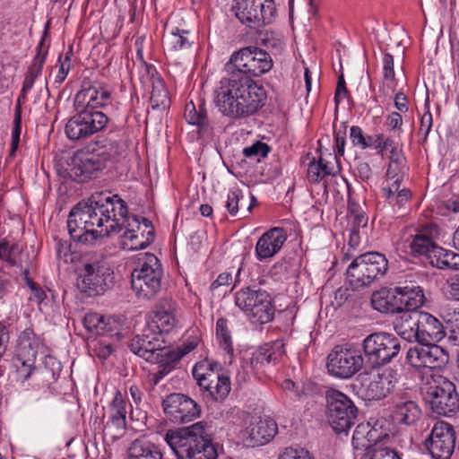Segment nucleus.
Masks as SVG:
<instances>
[{
	"label": "nucleus",
	"mask_w": 459,
	"mask_h": 459,
	"mask_svg": "<svg viewBox=\"0 0 459 459\" xmlns=\"http://www.w3.org/2000/svg\"><path fill=\"white\" fill-rule=\"evenodd\" d=\"M232 282V275L230 273H222L212 283L211 290H215L221 287H229Z\"/></svg>",
	"instance_id": "69168bd1"
},
{
	"label": "nucleus",
	"mask_w": 459,
	"mask_h": 459,
	"mask_svg": "<svg viewBox=\"0 0 459 459\" xmlns=\"http://www.w3.org/2000/svg\"><path fill=\"white\" fill-rule=\"evenodd\" d=\"M184 116L189 124L199 126L200 132L205 133L208 130L210 123L204 102H200L197 106L192 100L187 102Z\"/></svg>",
	"instance_id": "c9c22d12"
},
{
	"label": "nucleus",
	"mask_w": 459,
	"mask_h": 459,
	"mask_svg": "<svg viewBox=\"0 0 459 459\" xmlns=\"http://www.w3.org/2000/svg\"><path fill=\"white\" fill-rule=\"evenodd\" d=\"M88 206L90 226L91 230H96L97 238L119 233L123 230L128 210L126 203L118 195L92 197Z\"/></svg>",
	"instance_id": "423d86ee"
},
{
	"label": "nucleus",
	"mask_w": 459,
	"mask_h": 459,
	"mask_svg": "<svg viewBox=\"0 0 459 459\" xmlns=\"http://www.w3.org/2000/svg\"><path fill=\"white\" fill-rule=\"evenodd\" d=\"M379 435L368 422L359 423L353 433L352 445L356 450H366L367 455L372 453L373 448L379 447Z\"/></svg>",
	"instance_id": "c85d7f7f"
},
{
	"label": "nucleus",
	"mask_w": 459,
	"mask_h": 459,
	"mask_svg": "<svg viewBox=\"0 0 459 459\" xmlns=\"http://www.w3.org/2000/svg\"><path fill=\"white\" fill-rule=\"evenodd\" d=\"M265 345L272 353L273 360L280 359L285 353V343L282 339H277L272 342L265 343Z\"/></svg>",
	"instance_id": "bf43d9fd"
},
{
	"label": "nucleus",
	"mask_w": 459,
	"mask_h": 459,
	"mask_svg": "<svg viewBox=\"0 0 459 459\" xmlns=\"http://www.w3.org/2000/svg\"><path fill=\"white\" fill-rule=\"evenodd\" d=\"M215 92L216 107L224 116L233 119L255 114L266 100L264 88L243 74L221 79Z\"/></svg>",
	"instance_id": "f03ea898"
},
{
	"label": "nucleus",
	"mask_w": 459,
	"mask_h": 459,
	"mask_svg": "<svg viewBox=\"0 0 459 459\" xmlns=\"http://www.w3.org/2000/svg\"><path fill=\"white\" fill-rule=\"evenodd\" d=\"M128 348L133 353L146 361L158 364L157 371L151 374L154 385L159 384L176 368L182 357L194 349L192 346L185 351L168 350L162 337L149 327L143 329L142 334L134 337L130 341Z\"/></svg>",
	"instance_id": "7ed1b4c3"
},
{
	"label": "nucleus",
	"mask_w": 459,
	"mask_h": 459,
	"mask_svg": "<svg viewBox=\"0 0 459 459\" xmlns=\"http://www.w3.org/2000/svg\"><path fill=\"white\" fill-rule=\"evenodd\" d=\"M21 123H22L21 107H20V105H17L16 108H15L13 128V132H12L11 155H13L14 153V152L16 151L18 144H19L20 134H21Z\"/></svg>",
	"instance_id": "864d4df0"
},
{
	"label": "nucleus",
	"mask_w": 459,
	"mask_h": 459,
	"mask_svg": "<svg viewBox=\"0 0 459 459\" xmlns=\"http://www.w3.org/2000/svg\"><path fill=\"white\" fill-rule=\"evenodd\" d=\"M383 195L390 204L403 207L411 198V194L406 187L401 188V184L390 183L382 188Z\"/></svg>",
	"instance_id": "a19ab883"
},
{
	"label": "nucleus",
	"mask_w": 459,
	"mask_h": 459,
	"mask_svg": "<svg viewBox=\"0 0 459 459\" xmlns=\"http://www.w3.org/2000/svg\"><path fill=\"white\" fill-rule=\"evenodd\" d=\"M71 68V64L68 63H58V71L54 75V83L59 86L66 78Z\"/></svg>",
	"instance_id": "0e129e2a"
},
{
	"label": "nucleus",
	"mask_w": 459,
	"mask_h": 459,
	"mask_svg": "<svg viewBox=\"0 0 459 459\" xmlns=\"http://www.w3.org/2000/svg\"><path fill=\"white\" fill-rule=\"evenodd\" d=\"M272 360H273V355L269 351L268 347L264 344L253 353L250 364L254 369H259L265 364H269Z\"/></svg>",
	"instance_id": "3c124183"
},
{
	"label": "nucleus",
	"mask_w": 459,
	"mask_h": 459,
	"mask_svg": "<svg viewBox=\"0 0 459 459\" xmlns=\"http://www.w3.org/2000/svg\"><path fill=\"white\" fill-rule=\"evenodd\" d=\"M150 101L153 109H165L169 105L168 90L160 78L152 82Z\"/></svg>",
	"instance_id": "c03bdc74"
},
{
	"label": "nucleus",
	"mask_w": 459,
	"mask_h": 459,
	"mask_svg": "<svg viewBox=\"0 0 459 459\" xmlns=\"http://www.w3.org/2000/svg\"><path fill=\"white\" fill-rule=\"evenodd\" d=\"M409 247L413 257H429L430 253V230L427 224L422 230H417L411 237Z\"/></svg>",
	"instance_id": "e433bc0d"
},
{
	"label": "nucleus",
	"mask_w": 459,
	"mask_h": 459,
	"mask_svg": "<svg viewBox=\"0 0 459 459\" xmlns=\"http://www.w3.org/2000/svg\"><path fill=\"white\" fill-rule=\"evenodd\" d=\"M270 151L269 146L262 142H256L249 147H246L243 150V154L247 158H257L259 160V157H266Z\"/></svg>",
	"instance_id": "603ef678"
},
{
	"label": "nucleus",
	"mask_w": 459,
	"mask_h": 459,
	"mask_svg": "<svg viewBox=\"0 0 459 459\" xmlns=\"http://www.w3.org/2000/svg\"><path fill=\"white\" fill-rule=\"evenodd\" d=\"M425 301L423 290L415 284L400 282L389 290H382L372 296L373 307L385 314L403 310H416Z\"/></svg>",
	"instance_id": "0eeeda50"
},
{
	"label": "nucleus",
	"mask_w": 459,
	"mask_h": 459,
	"mask_svg": "<svg viewBox=\"0 0 459 459\" xmlns=\"http://www.w3.org/2000/svg\"><path fill=\"white\" fill-rule=\"evenodd\" d=\"M403 87L395 93L394 96V105L398 110L401 112H405L408 110L407 107V98L404 93L402 91Z\"/></svg>",
	"instance_id": "774afa93"
},
{
	"label": "nucleus",
	"mask_w": 459,
	"mask_h": 459,
	"mask_svg": "<svg viewBox=\"0 0 459 459\" xmlns=\"http://www.w3.org/2000/svg\"><path fill=\"white\" fill-rule=\"evenodd\" d=\"M287 240L282 228H273L264 232L255 245V255L259 261L273 257Z\"/></svg>",
	"instance_id": "b1692460"
},
{
	"label": "nucleus",
	"mask_w": 459,
	"mask_h": 459,
	"mask_svg": "<svg viewBox=\"0 0 459 459\" xmlns=\"http://www.w3.org/2000/svg\"><path fill=\"white\" fill-rule=\"evenodd\" d=\"M164 413L174 423H188L201 414V407L189 396L173 393L162 401Z\"/></svg>",
	"instance_id": "aec40b11"
},
{
	"label": "nucleus",
	"mask_w": 459,
	"mask_h": 459,
	"mask_svg": "<svg viewBox=\"0 0 459 459\" xmlns=\"http://www.w3.org/2000/svg\"><path fill=\"white\" fill-rule=\"evenodd\" d=\"M128 459H162L161 450L154 443L145 439L134 440L128 448Z\"/></svg>",
	"instance_id": "473e14b6"
},
{
	"label": "nucleus",
	"mask_w": 459,
	"mask_h": 459,
	"mask_svg": "<svg viewBox=\"0 0 459 459\" xmlns=\"http://www.w3.org/2000/svg\"><path fill=\"white\" fill-rule=\"evenodd\" d=\"M394 386L391 371L385 370L374 377L366 389L365 395L368 400H380L385 398Z\"/></svg>",
	"instance_id": "7c9ffc66"
},
{
	"label": "nucleus",
	"mask_w": 459,
	"mask_h": 459,
	"mask_svg": "<svg viewBox=\"0 0 459 459\" xmlns=\"http://www.w3.org/2000/svg\"><path fill=\"white\" fill-rule=\"evenodd\" d=\"M279 459H312L309 452L304 448L288 447Z\"/></svg>",
	"instance_id": "4d7b16f0"
},
{
	"label": "nucleus",
	"mask_w": 459,
	"mask_h": 459,
	"mask_svg": "<svg viewBox=\"0 0 459 459\" xmlns=\"http://www.w3.org/2000/svg\"><path fill=\"white\" fill-rule=\"evenodd\" d=\"M277 432V424L272 419H254L245 430L246 441L250 446L268 443Z\"/></svg>",
	"instance_id": "393cba45"
},
{
	"label": "nucleus",
	"mask_w": 459,
	"mask_h": 459,
	"mask_svg": "<svg viewBox=\"0 0 459 459\" xmlns=\"http://www.w3.org/2000/svg\"><path fill=\"white\" fill-rule=\"evenodd\" d=\"M88 209V202H80L74 206L68 215L67 229L74 240L92 245L98 239V233L90 226L91 213Z\"/></svg>",
	"instance_id": "412c9836"
},
{
	"label": "nucleus",
	"mask_w": 459,
	"mask_h": 459,
	"mask_svg": "<svg viewBox=\"0 0 459 459\" xmlns=\"http://www.w3.org/2000/svg\"><path fill=\"white\" fill-rule=\"evenodd\" d=\"M175 324L176 318L171 312L164 309H159L154 313V316L147 327L152 331H156V333L161 337V334L163 333H169L174 327Z\"/></svg>",
	"instance_id": "58836bf2"
},
{
	"label": "nucleus",
	"mask_w": 459,
	"mask_h": 459,
	"mask_svg": "<svg viewBox=\"0 0 459 459\" xmlns=\"http://www.w3.org/2000/svg\"><path fill=\"white\" fill-rule=\"evenodd\" d=\"M447 292L451 299L459 300V275H455L446 280Z\"/></svg>",
	"instance_id": "e2e57ef3"
},
{
	"label": "nucleus",
	"mask_w": 459,
	"mask_h": 459,
	"mask_svg": "<svg viewBox=\"0 0 459 459\" xmlns=\"http://www.w3.org/2000/svg\"><path fill=\"white\" fill-rule=\"evenodd\" d=\"M83 325L89 332L96 335H104L112 332L109 320L98 313L86 314L83 318Z\"/></svg>",
	"instance_id": "79ce46f5"
},
{
	"label": "nucleus",
	"mask_w": 459,
	"mask_h": 459,
	"mask_svg": "<svg viewBox=\"0 0 459 459\" xmlns=\"http://www.w3.org/2000/svg\"><path fill=\"white\" fill-rule=\"evenodd\" d=\"M260 41L267 48H281L282 47V41L275 38L273 33L266 32L260 38Z\"/></svg>",
	"instance_id": "680f3d73"
},
{
	"label": "nucleus",
	"mask_w": 459,
	"mask_h": 459,
	"mask_svg": "<svg viewBox=\"0 0 459 459\" xmlns=\"http://www.w3.org/2000/svg\"><path fill=\"white\" fill-rule=\"evenodd\" d=\"M349 91L346 87L345 80L343 75H340L337 82V86L335 90L334 94V102L336 105V108L340 104V102L342 100V99L348 97Z\"/></svg>",
	"instance_id": "052dcab7"
},
{
	"label": "nucleus",
	"mask_w": 459,
	"mask_h": 459,
	"mask_svg": "<svg viewBox=\"0 0 459 459\" xmlns=\"http://www.w3.org/2000/svg\"><path fill=\"white\" fill-rule=\"evenodd\" d=\"M38 354L37 343L31 340L30 333L23 332L19 338L17 346V360L21 363L23 369H20L21 373L24 371L23 379L27 380L32 371L35 369V359Z\"/></svg>",
	"instance_id": "bb28decb"
},
{
	"label": "nucleus",
	"mask_w": 459,
	"mask_h": 459,
	"mask_svg": "<svg viewBox=\"0 0 459 459\" xmlns=\"http://www.w3.org/2000/svg\"><path fill=\"white\" fill-rule=\"evenodd\" d=\"M126 402L120 391H117L108 408L109 420L107 422L104 431L111 433L116 430V435H120L126 429Z\"/></svg>",
	"instance_id": "cd10ccee"
},
{
	"label": "nucleus",
	"mask_w": 459,
	"mask_h": 459,
	"mask_svg": "<svg viewBox=\"0 0 459 459\" xmlns=\"http://www.w3.org/2000/svg\"><path fill=\"white\" fill-rule=\"evenodd\" d=\"M421 415L419 406L412 401L396 403L393 413V420L398 424L410 425L416 422Z\"/></svg>",
	"instance_id": "72a5a7b5"
},
{
	"label": "nucleus",
	"mask_w": 459,
	"mask_h": 459,
	"mask_svg": "<svg viewBox=\"0 0 459 459\" xmlns=\"http://www.w3.org/2000/svg\"><path fill=\"white\" fill-rule=\"evenodd\" d=\"M350 138L354 145L359 146L361 149L368 148L370 145L366 143V135H364L359 126H353L351 127Z\"/></svg>",
	"instance_id": "6e6d98bb"
},
{
	"label": "nucleus",
	"mask_w": 459,
	"mask_h": 459,
	"mask_svg": "<svg viewBox=\"0 0 459 459\" xmlns=\"http://www.w3.org/2000/svg\"><path fill=\"white\" fill-rule=\"evenodd\" d=\"M137 216L128 217L126 215L122 235L123 247L128 250L143 249L154 241V230L150 221L146 218Z\"/></svg>",
	"instance_id": "a211bd4d"
},
{
	"label": "nucleus",
	"mask_w": 459,
	"mask_h": 459,
	"mask_svg": "<svg viewBox=\"0 0 459 459\" xmlns=\"http://www.w3.org/2000/svg\"><path fill=\"white\" fill-rule=\"evenodd\" d=\"M56 255L57 258L63 260L65 263L73 262V254L70 250V245L66 241L58 240L56 244Z\"/></svg>",
	"instance_id": "13d9d810"
},
{
	"label": "nucleus",
	"mask_w": 459,
	"mask_h": 459,
	"mask_svg": "<svg viewBox=\"0 0 459 459\" xmlns=\"http://www.w3.org/2000/svg\"><path fill=\"white\" fill-rule=\"evenodd\" d=\"M221 366L208 360L195 364L193 377L205 395L215 402H222L230 392V377L219 373Z\"/></svg>",
	"instance_id": "f8f14e48"
},
{
	"label": "nucleus",
	"mask_w": 459,
	"mask_h": 459,
	"mask_svg": "<svg viewBox=\"0 0 459 459\" xmlns=\"http://www.w3.org/2000/svg\"><path fill=\"white\" fill-rule=\"evenodd\" d=\"M275 13L273 0H242L236 8V17L251 29L271 23Z\"/></svg>",
	"instance_id": "f3484780"
},
{
	"label": "nucleus",
	"mask_w": 459,
	"mask_h": 459,
	"mask_svg": "<svg viewBox=\"0 0 459 459\" xmlns=\"http://www.w3.org/2000/svg\"><path fill=\"white\" fill-rule=\"evenodd\" d=\"M413 316L414 338L421 341L430 339V333L428 331V325L430 323V314L414 310Z\"/></svg>",
	"instance_id": "49530a36"
},
{
	"label": "nucleus",
	"mask_w": 459,
	"mask_h": 459,
	"mask_svg": "<svg viewBox=\"0 0 459 459\" xmlns=\"http://www.w3.org/2000/svg\"><path fill=\"white\" fill-rule=\"evenodd\" d=\"M362 349L369 368L385 365L392 360L401 350L398 338L387 333H375L368 335Z\"/></svg>",
	"instance_id": "2eb2a0df"
},
{
	"label": "nucleus",
	"mask_w": 459,
	"mask_h": 459,
	"mask_svg": "<svg viewBox=\"0 0 459 459\" xmlns=\"http://www.w3.org/2000/svg\"><path fill=\"white\" fill-rule=\"evenodd\" d=\"M430 132V113L427 110L420 121V134H423L422 143H425L428 139V134Z\"/></svg>",
	"instance_id": "338daca9"
},
{
	"label": "nucleus",
	"mask_w": 459,
	"mask_h": 459,
	"mask_svg": "<svg viewBox=\"0 0 459 459\" xmlns=\"http://www.w3.org/2000/svg\"><path fill=\"white\" fill-rule=\"evenodd\" d=\"M388 271V261L379 252H367L357 256L347 269V279L354 289L371 285Z\"/></svg>",
	"instance_id": "1a4fd4ad"
},
{
	"label": "nucleus",
	"mask_w": 459,
	"mask_h": 459,
	"mask_svg": "<svg viewBox=\"0 0 459 459\" xmlns=\"http://www.w3.org/2000/svg\"><path fill=\"white\" fill-rule=\"evenodd\" d=\"M448 362L446 350L432 343V412L440 416H451L459 410L455 385L444 375Z\"/></svg>",
	"instance_id": "20e7f679"
},
{
	"label": "nucleus",
	"mask_w": 459,
	"mask_h": 459,
	"mask_svg": "<svg viewBox=\"0 0 459 459\" xmlns=\"http://www.w3.org/2000/svg\"><path fill=\"white\" fill-rule=\"evenodd\" d=\"M204 421L187 428L169 431L165 440L178 459H216L217 449L205 429Z\"/></svg>",
	"instance_id": "39448f33"
},
{
	"label": "nucleus",
	"mask_w": 459,
	"mask_h": 459,
	"mask_svg": "<svg viewBox=\"0 0 459 459\" xmlns=\"http://www.w3.org/2000/svg\"><path fill=\"white\" fill-rule=\"evenodd\" d=\"M105 167L103 160L99 157L95 149L91 152L89 149L80 150L72 157L68 174L74 180L83 182L91 178Z\"/></svg>",
	"instance_id": "4be33fe9"
},
{
	"label": "nucleus",
	"mask_w": 459,
	"mask_h": 459,
	"mask_svg": "<svg viewBox=\"0 0 459 459\" xmlns=\"http://www.w3.org/2000/svg\"><path fill=\"white\" fill-rule=\"evenodd\" d=\"M241 198L242 194L239 189H235L229 192L228 200L226 202V208L230 215H237L238 212V203Z\"/></svg>",
	"instance_id": "5fc2aeb1"
},
{
	"label": "nucleus",
	"mask_w": 459,
	"mask_h": 459,
	"mask_svg": "<svg viewBox=\"0 0 459 459\" xmlns=\"http://www.w3.org/2000/svg\"><path fill=\"white\" fill-rule=\"evenodd\" d=\"M432 431H434V438L445 441V445L455 441L454 429L447 422L437 421Z\"/></svg>",
	"instance_id": "8fccbe9b"
},
{
	"label": "nucleus",
	"mask_w": 459,
	"mask_h": 459,
	"mask_svg": "<svg viewBox=\"0 0 459 459\" xmlns=\"http://www.w3.org/2000/svg\"><path fill=\"white\" fill-rule=\"evenodd\" d=\"M194 43V36L189 30L172 29L163 35L162 44L165 51L175 54L178 51L190 48Z\"/></svg>",
	"instance_id": "c756f323"
},
{
	"label": "nucleus",
	"mask_w": 459,
	"mask_h": 459,
	"mask_svg": "<svg viewBox=\"0 0 459 459\" xmlns=\"http://www.w3.org/2000/svg\"><path fill=\"white\" fill-rule=\"evenodd\" d=\"M449 330L448 339L459 346V309L449 306H442L432 316V341L440 342Z\"/></svg>",
	"instance_id": "5701e85b"
},
{
	"label": "nucleus",
	"mask_w": 459,
	"mask_h": 459,
	"mask_svg": "<svg viewBox=\"0 0 459 459\" xmlns=\"http://www.w3.org/2000/svg\"><path fill=\"white\" fill-rule=\"evenodd\" d=\"M325 399L333 429L338 434L346 433L357 418V407L346 394L335 389L327 390Z\"/></svg>",
	"instance_id": "dca6fc26"
},
{
	"label": "nucleus",
	"mask_w": 459,
	"mask_h": 459,
	"mask_svg": "<svg viewBox=\"0 0 459 459\" xmlns=\"http://www.w3.org/2000/svg\"><path fill=\"white\" fill-rule=\"evenodd\" d=\"M115 275L113 270L103 261L84 263L79 273L78 288L89 296L103 294L113 287Z\"/></svg>",
	"instance_id": "4468645a"
},
{
	"label": "nucleus",
	"mask_w": 459,
	"mask_h": 459,
	"mask_svg": "<svg viewBox=\"0 0 459 459\" xmlns=\"http://www.w3.org/2000/svg\"><path fill=\"white\" fill-rule=\"evenodd\" d=\"M416 342L417 343L409 349L407 359L421 380L420 394L424 401L430 403V339Z\"/></svg>",
	"instance_id": "6ab92c4d"
},
{
	"label": "nucleus",
	"mask_w": 459,
	"mask_h": 459,
	"mask_svg": "<svg viewBox=\"0 0 459 459\" xmlns=\"http://www.w3.org/2000/svg\"><path fill=\"white\" fill-rule=\"evenodd\" d=\"M111 102V91L103 82L84 79L81 90L74 98L76 113L67 121L66 136L73 141L82 140L102 131L109 119L98 110Z\"/></svg>",
	"instance_id": "f257e3e1"
},
{
	"label": "nucleus",
	"mask_w": 459,
	"mask_h": 459,
	"mask_svg": "<svg viewBox=\"0 0 459 459\" xmlns=\"http://www.w3.org/2000/svg\"><path fill=\"white\" fill-rule=\"evenodd\" d=\"M361 349L353 344L336 345L327 357V368L332 376L350 378L365 365Z\"/></svg>",
	"instance_id": "ddd939ff"
},
{
	"label": "nucleus",
	"mask_w": 459,
	"mask_h": 459,
	"mask_svg": "<svg viewBox=\"0 0 459 459\" xmlns=\"http://www.w3.org/2000/svg\"><path fill=\"white\" fill-rule=\"evenodd\" d=\"M95 152L106 165L108 161L117 160L123 156L126 149L117 140L105 139Z\"/></svg>",
	"instance_id": "4c0bfd02"
},
{
	"label": "nucleus",
	"mask_w": 459,
	"mask_h": 459,
	"mask_svg": "<svg viewBox=\"0 0 459 459\" xmlns=\"http://www.w3.org/2000/svg\"><path fill=\"white\" fill-rule=\"evenodd\" d=\"M136 264L131 273L132 289L139 298L151 299L157 296L161 289V264L152 253L139 254Z\"/></svg>",
	"instance_id": "6e6552de"
},
{
	"label": "nucleus",
	"mask_w": 459,
	"mask_h": 459,
	"mask_svg": "<svg viewBox=\"0 0 459 459\" xmlns=\"http://www.w3.org/2000/svg\"><path fill=\"white\" fill-rule=\"evenodd\" d=\"M273 65L272 56L256 47H246L235 51L225 65L228 75L243 74L251 78L269 72Z\"/></svg>",
	"instance_id": "9d476101"
},
{
	"label": "nucleus",
	"mask_w": 459,
	"mask_h": 459,
	"mask_svg": "<svg viewBox=\"0 0 459 459\" xmlns=\"http://www.w3.org/2000/svg\"><path fill=\"white\" fill-rule=\"evenodd\" d=\"M216 338L220 344V347L226 351V353L230 356V359H231L233 357L234 349L230 332L228 327V320L226 318L221 317L217 320Z\"/></svg>",
	"instance_id": "a18cd8bd"
},
{
	"label": "nucleus",
	"mask_w": 459,
	"mask_h": 459,
	"mask_svg": "<svg viewBox=\"0 0 459 459\" xmlns=\"http://www.w3.org/2000/svg\"><path fill=\"white\" fill-rule=\"evenodd\" d=\"M442 270H459V254L432 243V267Z\"/></svg>",
	"instance_id": "f704fd0d"
},
{
	"label": "nucleus",
	"mask_w": 459,
	"mask_h": 459,
	"mask_svg": "<svg viewBox=\"0 0 459 459\" xmlns=\"http://www.w3.org/2000/svg\"><path fill=\"white\" fill-rule=\"evenodd\" d=\"M384 84L394 93L397 91L400 79L395 78L394 69V57L391 54H385L383 58Z\"/></svg>",
	"instance_id": "de8ad7c7"
},
{
	"label": "nucleus",
	"mask_w": 459,
	"mask_h": 459,
	"mask_svg": "<svg viewBox=\"0 0 459 459\" xmlns=\"http://www.w3.org/2000/svg\"><path fill=\"white\" fill-rule=\"evenodd\" d=\"M235 304L253 323L263 325L273 319L274 307L266 290L243 288L236 292Z\"/></svg>",
	"instance_id": "9b49d317"
},
{
	"label": "nucleus",
	"mask_w": 459,
	"mask_h": 459,
	"mask_svg": "<svg viewBox=\"0 0 459 459\" xmlns=\"http://www.w3.org/2000/svg\"><path fill=\"white\" fill-rule=\"evenodd\" d=\"M413 311L403 310V312L394 313L400 315L394 321V329L405 340L414 337Z\"/></svg>",
	"instance_id": "37998d69"
},
{
	"label": "nucleus",
	"mask_w": 459,
	"mask_h": 459,
	"mask_svg": "<svg viewBox=\"0 0 459 459\" xmlns=\"http://www.w3.org/2000/svg\"><path fill=\"white\" fill-rule=\"evenodd\" d=\"M336 172L333 167H330L328 162L325 161L323 158H319L318 160L315 159L309 162L307 178V180L312 183H319L327 176H335Z\"/></svg>",
	"instance_id": "ea45409f"
},
{
	"label": "nucleus",
	"mask_w": 459,
	"mask_h": 459,
	"mask_svg": "<svg viewBox=\"0 0 459 459\" xmlns=\"http://www.w3.org/2000/svg\"><path fill=\"white\" fill-rule=\"evenodd\" d=\"M455 448V442L445 445V441L434 438L432 431V458L449 459Z\"/></svg>",
	"instance_id": "09e8293b"
},
{
	"label": "nucleus",
	"mask_w": 459,
	"mask_h": 459,
	"mask_svg": "<svg viewBox=\"0 0 459 459\" xmlns=\"http://www.w3.org/2000/svg\"><path fill=\"white\" fill-rule=\"evenodd\" d=\"M48 25H46L44 34L37 47V53L31 65L29 66L22 84V92L19 100L25 98L26 93L32 88L35 80L41 74L43 65L48 56V45H46V39L48 37Z\"/></svg>",
	"instance_id": "a878e982"
},
{
	"label": "nucleus",
	"mask_w": 459,
	"mask_h": 459,
	"mask_svg": "<svg viewBox=\"0 0 459 459\" xmlns=\"http://www.w3.org/2000/svg\"><path fill=\"white\" fill-rule=\"evenodd\" d=\"M389 165L386 171L387 185L390 183L402 184L407 173L406 159L401 150L392 147L389 156Z\"/></svg>",
	"instance_id": "2f4dec72"
}]
</instances>
